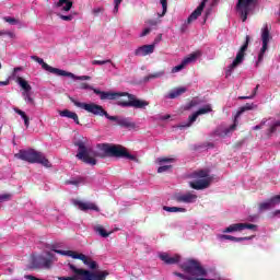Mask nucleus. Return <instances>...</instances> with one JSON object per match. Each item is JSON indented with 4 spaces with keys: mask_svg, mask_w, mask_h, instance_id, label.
I'll use <instances>...</instances> for the list:
<instances>
[{
    "mask_svg": "<svg viewBox=\"0 0 280 280\" xmlns=\"http://www.w3.org/2000/svg\"><path fill=\"white\" fill-rule=\"evenodd\" d=\"M74 145L78 148L77 159L83 163H86V165H97V160L95 156H98V159H106L107 156L112 159H127L128 161L139 163L137 155L128 152V149L121 144H97V149L103 153L93 151V148L86 145V140H78L74 142Z\"/></svg>",
    "mask_w": 280,
    "mask_h": 280,
    "instance_id": "1",
    "label": "nucleus"
},
{
    "mask_svg": "<svg viewBox=\"0 0 280 280\" xmlns=\"http://www.w3.org/2000/svg\"><path fill=\"white\" fill-rule=\"evenodd\" d=\"M93 92L95 95H100V100L102 101H113V100H118L117 101V106H121V108H140V109H145L147 106H150V102L139 100L135 94H130L128 92H106V91H101L98 89H94ZM119 97H128V101L119 100Z\"/></svg>",
    "mask_w": 280,
    "mask_h": 280,
    "instance_id": "2",
    "label": "nucleus"
},
{
    "mask_svg": "<svg viewBox=\"0 0 280 280\" xmlns=\"http://www.w3.org/2000/svg\"><path fill=\"white\" fill-rule=\"evenodd\" d=\"M72 104L77 106L78 108H82L83 110H86V113H91L92 115L98 116V117H106V119H109V121H116L120 128H136V124L130 120V118H124L119 116H109L108 112L104 109L102 105H97L95 103H81L79 101H75L71 98Z\"/></svg>",
    "mask_w": 280,
    "mask_h": 280,
    "instance_id": "3",
    "label": "nucleus"
},
{
    "mask_svg": "<svg viewBox=\"0 0 280 280\" xmlns=\"http://www.w3.org/2000/svg\"><path fill=\"white\" fill-rule=\"evenodd\" d=\"M15 159H20V161H26L27 163H40L44 167H51L49 160L43 156V153L34 150H20L19 153L14 154Z\"/></svg>",
    "mask_w": 280,
    "mask_h": 280,
    "instance_id": "4",
    "label": "nucleus"
},
{
    "mask_svg": "<svg viewBox=\"0 0 280 280\" xmlns=\"http://www.w3.org/2000/svg\"><path fill=\"white\" fill-rule=\"evenodd\" d=\"M190 178H194L195 182H190L189 186L197 191L209 188L213 180V177L209 176V170L195 171L190 174Z\"/></svg>",
    "mask_w": 280,
    "mask_h": 280,
    "instance_id": "5",
    "label": "nucleus"
},
{
    "mask_svg": "<svg viewBox=\"0 0 280 280\" xmlns=\"http://www.w3.org/2000/svg\"><path fill=\"white\" fill-rule=\"evenodd\" d=\"M69 269L73 272V275L78 277H83L85 279H91V280H106V277L110 275L107 270L103 271H89L86 269H80L75 267L73 264L68 265Z\"/></svg>",
    "mask_w": 280,
    "mask_h": 280,
    "instance_id": "6",
    "label": "nucleus"
},
{
    "mask_svg": "<svg viewBox=\"0 0 280 280\" xmlns=\"http://www.w3.org/2000/svg\"><path fill=\"white\" fill-rule=\"evenodd\" d=\"M180 268L184 272L191 275V277L196 279H198V277H207V270L202 268L200 261L196 259H188L186 262L182 264Z\"/></svg>",
    "mask_w": 280,
    "mask_h": 280,
    "instance_id": "7",
    "label": "nucleus"
},
{
    "mask_svg": "<svg viewBox=\"0 0 280 280\" xmlns=\"http://www.w3.org/2000/svg\"><path fill=\"white\" fill-rule=\"evenodd\" d=\"M52 250H54V253H57L58 255H67L68 257H72V259H80L81 261H83V264L85 266H88L90 268V270H97V268H98L97 261L89 258L84 254H78L73 250L55 249L54 247H52Z\"/></svg>",
    "mask_w": 280,
    "mask_h": 280,
    "instance_id": "8",
    "label": "nucleus"
},
{
    "mask_svg": "<svg viewBox=\"0 0 280 280\" xmlns=\"http://www.w3.org/2000/svg\"><path fill=\"white\" fill-rule=\"evenodd\" d=\"M255 0H238L236 3V12L242 19L243 23H246L248 15L255 10Z\"/></svg>",
    "mask_w": 280,
    "mask_h": 280,
    "instance_id": "9",
    "label": "nucleus"
},
{
    "mask_svg": "<svg viewBox=\"0 0 280 280\" xmlns=\"http://www.w3.org/2000/svg\"><path fill=\"white\" fill-rule=\"evenodd\" d=\"M32 60H35V62H38V65H42V68L45 71H48L49 73H54L55 75H61L63 78H72V80H75V74L71 72H67L65 70H60L58 68H54L49 66L43 58H39L38 56H32Z\"/></svg>",
    "mask_w": 280,
    "mask_h": 280,
    "instance_id": "10",
    "label": "nucleus"
},
{
    "mask_svg": "<svg viewBox=\"0 0 280 280\" xmlns=\"http://www.w3.org/2000/svg\"><path fill=\"white\" fill-rule=\"evenodd\" d=\"M254 108H257V105L254 103H246L244 106L240 107L238 112L235 115V119L233 125H231L229 128H225L222 133H220L221 137H229L231 132H235L237 130V117H240L243 113H246V110H254Z\"/></svg>",
    "mask_w": 280,
    "mask_h": 280,
    "instance_id": "11",
    "label": "nucleus"
},
{
    "mask_svg": "<svg viewBox=\"0 0 280 280\" xmlns=\"http://www.w3.org/2000/svg\"><path fill=\"white\" fill-rule=\"evenodd\" d=\"M249 43H250V36L246 35L245 43L240 48L233 62L230 65V70L229 72H226V75H231V71H233V69L237 68L238 65H242L244 62V56H246V51L248 50Z\"/></svg>",
    "mask_w": 280,
    "mask_h": 280,
    "instance_id": "12",
    "label": "nucleus"
},
{
    "mask_svg": "<svg viewBox=\"0 0 280 280\" xmlns=\"http://www.w3.org/2000/svg\"><path fill=\"white\" fill-rule=\"evenodd\" d=\"M261 40H262V47L258 54V62H261L264 60V56L266 51H268V43L272 40V36L270 35V27L268 24H265L261 28Z\"/></svg>",
    "mask_w": 280,
    "mask_h": 280,
    "instance_id": "13",
    "label": "nucleus"
},
{
    "mask_svg": "<svg viewBox=\"0 0 280 280\" xmlns=\"http://www.w3.org/2000/svg\"><path fill=\"white\" fill-rule=\"evenodd\" d=\"M277 205H280V195H276L273 197H271L270 199H268L265 202H260L258 205V209L259 211H270V209H275V207H277Z\"/></svg>",
    "mask_w": 280,
    "mask_h": 280,
    "instance_id": "14",
    "label": "nucleus"
},
{
    "mask_svg": "<svg viewBox=\"0 0 280 280\" xmlns=\"http://www.w3.org/2000/svg\"><path fill=\"white\" fill-rule=\"evenodd\" d=\"M198 56H200V51L190 54L188 57L184 58L182 63L173 67L172 73H178V71H183V69H185V67H187V65H189V62H194V60H196V58H198Z\"/></svg>",
    "mask_w": 280,
    "mask_h": 280,
    "instance_id": "15",
    "label": "nucleus"
},
{
    "mask_svg": "<svg viewBox=\"0 0 280 280\" xmlns=\"http://www.w3.org/2000/svg\"><path fill=\"white\" fill-rule=\"evenodd\" d=\"M209 0H202L201 3L197 7V10L194 11L187 19L186 24L189 25L191 23H194V21L198 20V16H200L202 14V11L205 10L207 2Z\"/></svg>",
    "mask_w": 280,
    "mask_h": 280,
    "instance_id": "16",
    "label": "nucleus"
},
{
    "mask_svg": "<svg viewBox=\"0 0 280 280\" xmlns=\"http://www.w3.org/2000/svg\"><path fill=\"white\" fill-rule=\"evenodd\" d=\"M159 258L161 259V261L166 264V266H174L175 264H178L180 261V255L170 256V254L167 253L160 254Z\"/></svg>",
    "mask_w": 280,
    "mask_h": 280,
    "instance_id": "17",
    "label": "nucleus"
},
{
    "mask_svg": "<svg viewBox=\"0 0 280 280\" xmlns=\"http://www.w3.org/2000/svg\"><path fill=\"white\" fill-rule=\"evenodd\" d=\"M73 205L79 207L81 211H100V208L96 207L93 202H83L80 200H74Z\"/></svg>",
    "mask_w": 280,
    "mask_h": 280,
    "instance_id": "18",
    "label": "nucleus"
},
{
    "mask_svg": "<svg viewBox=\"0 0 280 280\" xmlns=\"http://www.w3.org/2000/svg\"><path fill=\"white\" fill-rule=\"evenodd\" d=\"M196 200H198V195H194V192H186L176 197L177 202H185L186 205H191Z\"/></svg>",
    "mask_w": 280,
    "mask_h": 280,
    "instance_id": "19",
    "label": "nucleus"
},
{
    "mask_svg": "<svg viewBox=\"0 0 280 280\" xmlns=\"http://www.w3.org/2000/svg\"><path fill=\"white\" fill-rule=\"evenodd\" d=\"M150 54H154V44L143 45L135 50V56H150Z\"/></svg>",
    "mask_w": 280,
    "mask_h": 280,
    "instance_id": "20",
    "label": "nucleus"
},
{
    "mask_svg": "<svg viewBox=\"0 0 280 280\" xmlns=\"http://www.w3.org/2000/svg\"><path fill=\"white\" fill-rule=\"evenodd\" d=\"M60 117H67L68 119H73V121L80 125V118L75 112H71L69 109L59 110Z\"/></svg>",
    "mask_w": 280,
    "mask_h": 280,
    "instance_id": "21",
    "label": "nucleus"
},
{
    "mask_svg": "<svg viewBox=\"0 0 280 280\" xmlns=\"http://www.w3.org/2000/svg\"><path fill=\"white\" fill-rule=\"evenodd\" d=\"M56 7L60 8L61 12H69L73 8V2L71 0H59Z\"/></svg>",
    "mask_w": 280,
    "mask_h": 280,
    "instance_id": "22",
    "label": "nucleus"
},
{
    "mask_svg": "<svg viewBox=\"0 0 280 280\" xmlns=\"http://www.w3.org/2000/svg\"><path fill=\"white\" fill-rule=\"evenodd\" d=\"M22 96L26 104H30V106H36V101L32 97V91L22 92Z\"/></svg>",
    "mask_w": 280,
    "mask_h": 280,
    "instance_id": "23",
    "label": "nucleus"
},
{
    "mask_svg": "<svg viewBox=\"0 0 280 280\" xmlns=\"http://www.w3.org/2000/svg\"><path fill=\"white\" fill-rule=\"evenodd\" d=\"M165 75V71L162 70V71H158V72H154V73H151L147 77H144L143 81L144 82H150V80H156L159 78H163Z\"/></svg>",
    "mask_w": 280,
    "mask_h": 280,
    "instance_id": "24",
    "label": "nucleus"
},
{
    "mask_svg": "<svg viewBox=\"0 0 280 280\" xmlns=\"http://www.w3.org/2000/svg\"><path fill=\"white\" fill-rule=\"evenodd\" d=\"M16 82L24 92L32 91V85H30V83L22 77H18Z\"/></svg>",
    "mask_w": 280,
    "mask_h": 280,
    "instance_id": "25",
    "label": "nucleus"
},
{
    "mask_svg": "<svg viewBox=\"0 0 280 280\" xmlns=\"http://www.w3.org/2000/svg\"><path fill=\"white\" fill-rule=\"evenodd\" d=\"M94 231L95 233L101 235V237H108L109 235L113 234V231L106 232V230L104 229V225H100V224L94 226Z\"/></svg>",
    "mask_w": 280,
    "mask_h": 280,
    "instance_id": "26",
    "label": "nucleus"
},
{
    "mask_svg": "<svg viewBox=\"0 0 280 280\" xmlns=\"http://www.w3.org/2000/svg\"><path fill=\"white\" fill-rule=\"evenodd\" d=\"M183 93H187V88H177L175 91L168 94V97L170 100H176V97H179V95H183Z\"/></svg>",
    "mask_w": 280,
    "mask_h": 280,
    "instance_id": "27",
    "label": "nucleus"
},
{
    "mask_svg": "<svg viewBox=\"0 0 280 280\" xmlns=\"http://www.w3.org/2000/svg\"><path fill=\"white\" fill-rule=\"evenodd\" d=\"M221 240H230L231 242H246V240H250V237H248V236L235 237V236H232V235L223 234V235H221Z\"/></svg>",
    "mask_w": 280,
    "mask_h": 280,
    "instance_id": "28",
    "label": "nucleus"
},
{
    "mask_svg": "<svg viewBox=\"0 0 280 280\" xmlns=\"http://www.w3.org/2000/svg\"><path fill=\"white\" fill-rule=\"evenodd\" d=\"M198 117H200L198 112H195L192 115H190L188 117V122L185 124V125H179V128H182V129L183 128H189L191 126V124H194V121H196V119H198Z\"/></svg>",
    "mask_w": 280,
    "mask_h": 280,
    "instance_id": "29",
    "label": "nucleus"
},
{
    "mask_svg": "<svg viewBox=\"0 0 280 280\" xmlns=\"http://www.w3.org/2000/svg\"><path fill=\"white\" fill-rule=\"evenodd\" d=\"M163 210L167 211L168 213H178V212L179 213H185L187 211V209H185V208L167 207V206H164Z\"/></svg>",
    "mask_w": 280,
    "mask_h": 280,
    "instance_id": "30",
    "label": "nucleus"
},
{
    "mask_svg": "<svg viewBox=\"0 0 280 280\" xmlns=\"http://www.w3.org/2000/svg\"><path fill=\"white\" fill-rule=\"evenodd\" d=\"M15 113L16 115H20V117H22V119L24 120V125L26 128H30V117L27 116V114H25V112L15 108Z\"/></svg>",
    "mask_w": 280,
    "mask_h": 280,
    "instance_id": "31",
    "label": "nucleus"
},
{
    "mask_svg": "<svg viewBox=\"0 0 280 280\" xmlns=\"http://www.w3.org/2000/svg\"><path fill=\"white\" fill-rule=\"evenodd\" d=\"M237 231H242V223H235L230 226H228L223 233H235Z\"/></svg>",
    "mask_w": 280,
    "mask_h": 280,
    "instance_id": "32",
    "label": "nucleus"
},
{
    "mask_svg": "<svg viewBox=\"0 0 280 280\" xmlns=\"http://www.w3.org/2000/svg\"><path fill=\"white\" fill-rule=\"evenodd\" d=\"M212 112H213V108L211 107L210 104H208V105L199 108L197 110V114H199V116H200V115H207V113H212Z\"/></svg>",
    "mask_w": 280,
    "mask_h": 280,
    "instance_id": "33",
    "label": "nucleus"
},
{
    "mask_svg": "<svg viewBox=\"0 0 280 280\" xmlns=\"http://www.w3.org/2000/svg\"><path fill=\"white\" fill-rule=\"evenodd\" d=\"M160 3L162 5V14L158 13L159 19L165 16L167 14V0H160Z\"/></svg>",
    "mask_w": 280,
    "mask_h": 280,
    "instance_id": "34",
    "label": "nucleus"
},
{
    "mask_svg": "<svg viewBox=\"0 0 280 280\" xmlns=\"http://www.w3.org/2000/svg\"><path fill=\"white\" fill-rule=\"evenodd\" d=\"M173 275L175 277H178L179 279H183V280H202V278H196V277H189V276H185L184 273H180V272H173Z\"/></svg>",
    "mask_w": 280,
    "mask_h": 280,
    "instance_id": "35",
    "label": "nucleus"
},
{
    "mask_svg": "<svg viewBox=\"0 0 280 280\" xmlns=\"http://www.w3.org/2000/svg\"><path fill=\"white\" fill-rule=\"evenodd\" d=\"M244 229L255 231V229H257V225H255L253 223H241V231H244Z\"/></svg>",
    "mask_w": 280,
    "mask_h": 280,
    "instance_id": "36",
    "label": "nucleus"
},
{
    "mask_svg": "<svg viewBox=\"0 0 280 280\" xmlns=\"http://www.w3.org/2000/svg\"><path fill=\"white\" fill-rule=\"evenodd\" d=\"M3 21H5V23H10V25H19V20L15 18L4 16Z\"/></svg>",
    "mask_w": 280,
    "mask_h": 280,
    "instance_id": "37",
    "label": "nucleus"
},
{
    "mask_svg": "<svg viewBox=\"0 0 280 280\" xmlns=\"http://www.w3.org/2000/svg\"><path fill=\"white\" fill-rule=\"evenodd\" d=\"M258 89H259V85H256L252 95H249V96H238V100H253V97H255V95H257Z\"/></svg>",
    "mask_w": 280,
    "mask_h": 280,
    "instance_id": "38",
    "label": "nucleus"
},
{
    "mask_svg": "<svg viewBox=\"0 0 280 280\" xmlns=\"http://www.w3.org/2000/svg\"><path fill=\"white\" fill-rule=\"evenodd\" d=\"M110 63H113V60H110V59H107V60H94V61H92V65H98V66L110 65Z\"/></svg>",
    "mask_w": 280,
    "mask_h": 280,
    "instance_id": "39",
    "label": "nucleus"
},
{
    "mask_svg": "<svg viewBox=\"0 0 280 280\" xmlns=\"http://www.w3.org/2000/svg\"><path fill=\"white\" fill-rule=\"evenodd\" d=\"M158 163H160V165H163V163H174V159H172V158H159Z\"/></svg>",
    "mask_w": 280,
    "mask_h": 280,
    "instance_id": "40",
    "label": "nucleus"
},
{
    "mask_svg": "<svg viewBox=\"0 0 280 280\" xmlns=\"http://www.w3.org/2000/svg\"><path fill=\"white\" fill-rule=\"evenodd\" d=\"M172 170V165H162L158 168V174H163V172H170Z\"/></svg>",
    "mask_w": 280,
    "mask_h": 280,
    "instance_id": "41",
    "label": "nucleus"
},
{
    "mask_svg": "<svg viewBox=\"0 0 280 280\" xmlns=\"http://www.w3.org/2000/svg\"><path fill=\"white\" fill-rule=\"evenodd\" d=\"M122 0H114L115 7H114V13L117 14L119 12V5H121Z\"/></svg>",
    "mask_w": 280,
    "mask_h": 280,
    "instance_id": "42",
    "label": "nucleus"
},
{
    "mask_svg": "<svg viewBox=\"0 0 280 280\" xmlns=\"http://www.w3.org/2000/svg\"><path fill=\"white\" fill-rule=\"evenodd\" d=\"M59 19H61V21H73V15H62L59 14Z\"/></svg>",
    "mask_w": 280,
    "mask_h": 280,
    "instance_id": "43",
    "label": "nucleus"
},
{
    "mask_svg": "<svg viewBox=\"0 0 280 280\" xmlns=\"http://www.w3.org/2000/svg\"><path fill=\"white\" fill-rule=\"evenodd\" d=\"M159 23H161L160 20H149L148 21V25H151V27H156V25H159Z\"/></svg>",
    "mask_w": 280,
    "mask_h": 280,
    "instance_id": "44",
    "label": "nucleus"
},
{
    "mask_svg": "<svg viewBox=\"0 0 280 280\" xmlns=\"http://www.w3.org/2000/svg\"><path fill=\"white\" fill-rule=\"evenodd\" d=\"M80 89L93 91L95 88L89 85V83H81Z\"/></svg>",
    "mask_w": 280,
    "mask_h": 280,
    "instance_id": "45",
    "label": "nucleus"
},
{
    "mask_svg": "<svg viewBox=\"0 0 280 280\" xmlns=\"http://www.w3.org/2000/svg\"><path fill=\"white\" fill-rule=\"evenodd\" d=\"M42 259L45 268H49V266H51V260L47 258H42Z\"/></svg>",
    "mask_w": 280,
    "mask_h": 280,
    "instance_id": "46",
    "label": "nucleus"
},
{
    "mask_svg": "<svg viewBox=\"0 0 280 280\" xmlns=\"http://www.w3.org/2000/svg\"><path fill=\"white\" fill-rule=\"evenodd\" d=\"M5 200H10V195H0V202H5Z\"/></svg>",
    "mask_w": 280,
    "mask_h": 280,
    "instance_id": "47",
    "label": "nucleus"
},
{
    "mask_svg": "<svg viewBox=\"0 0 280 280\" xmlns=\"http://www.w3.org/2000/svg\"><path fill=\"white\" fill-rule=\"evenodd\" d=\"M150 32H152L151 28H144V30L142 31V33L140 34V36H141V37L148 36V34H150Z\"/></svg>",
    "mask_w": 280,
    "mask_h": 280,
    "instance_id": "48",
    "label": "nucleus"
},
{
    "mask_svg": "<svg viewBox=\"0 0 280 280\" xmlns=\"http://www.w3.org/2000/svg\"><path fill=\"white\" fill-rule=\"evenodd\" d=\"M194 106H198V101L196 100L190 101V103L188 104V108H194Z\"/></svg>",
    "mask_w": 280,
    "mask_h": 280,
    "instance_id": "49",
    "label": "nucleus"
},
{
    "mask_svg": "<svg viewBox=\"0 0 280 280\" xmlns=\"http://www.w3.org/2000/svg\"><path fill=\"white\" fill-rule=\"evenodd\" d=\"M10 84V80L0 81V86H8Z\"/></svg>",
    "mask_w": 280,
    "mask_h": 280,
    "instance_id": "50",
    "label": "nucleus"
},
{
    "mask_svg": "<svg viewBox=\"0 0 280 280\" xmlns=\"http://www.w3.org/2000/svg\"><path fill=\"white\" fill-rule=\"evenodd\" d=\"M68 185H80V182L78 180H69L67 182Z\"/></svg>",
    "mask_w": 280,
    "mask_h": 280,
    "instance_id": "51",
    "label": "nucleus"
},
{
    "mask_svg": "<svg viewBox=\"0 0 280 280\" xmlns=\"http://www.w3.org/2000/svg\"><path fill=\"white\" fill-rule=\"evenodd\" d=\"M78 80H91V77L82 75V77H79Z\"/></svg>",
    "mask_w": 280,
    "mask_h": 280,
    "instance_id": "52",
    "label": "nucleus"
},
{
    "mask_svg": "<svg viewBox=\"0 0 280 280\" xmlns=\"http://www.w3.org/2000/svg\"><path fill=\"white\" fill-rule=\"evenodd\" d=\"M268 119L264 118L261 121H260V126L261 128H264V126H266Z\"/></svg>",
    "mask_w": 280,
    "mask_h": 280,
    "instance_id": "53",
    "label": "nucleus"
},
{
    "mask_svg": "<svg viewBox=\"0 0 280 280\" xmlns=\"http://www.w3.org/2000/svg\"><path fill=\"white\" fill-rule=\"evenodd\" d=\"M261 128H262L261 125H256L253 127V130H261Z\"/></svg>",
    "mask_w": 280,
    "mask_h": 280,
    "instance_id": "54",
    "label": "nucleus"
},
{
    "mask_svg": "<svg viewBox=\"0 0 280 280\" xmlns=\"http://www.w3.org/2000/svg\"><path fill=\"white\" fill-rule=\"evenodd\" d=\"M100 12H102V9H100V8L93 10V13H94V14H100Z\"/></svg>",
    "mask_w": 280,
    "mask_h": 280,
    "instance_id": "55",
    "label": "nucleus"
},
{
    "mask_svg": "<svg viewBox=\"0 0 280 280\" xmlns=\"http://www.w3.org/2000/svg\"><path fill=\"white\" fill-rule=\"evenodd\" d=\"M5 35H7V36H10L11 38L14 36V34L11 33V32H7Z\"/></svg>",
    "mask_w": 280,
    "mask_h": 280,
    "instance_id": "56",
    "label": "nucleus"
},
{
    "mask_svg": "<svg viewBox=\"0 0 280 280\" xmlns=\"http://www.w3.org/2000/svg\"><path fill=\"white\" fill-rule=\"evenodd\" d=\"M279 213H280V209H279V210H276V211L273 212V215H279Z\"/></svg>",
    "mask_w": 280,
    "mask_h": 280,
    "instance_id": "57",
    "label": "nucleus"
},
{
    "mask_svg": "<svg viewBox=\"0 0 280 280\" xmlns=\"http://www.w3.org/2000/svg\"><path fill=\"white\" fill-rule=\"evenodd\" d=\"M7 32H0V36H3V34H5Z\"/></svg>",
    "mask_w": 280,
    "mask_h": 280,
    "instance_id": "58",
    "label": "nucleus"
},
{
    "mask_svg": "<svg viewBox=\"0 0 280 280\" xmlns=\"http://www.w3.org/2000/svg\"><path fill=\"white\" fill-rule=\"evenodd\" d=\"M21 68H15L14 71H19Z\"/></svg>",
    "mask_w": 280,
    "mask_h": 280,
    "instance_id": "59",
    "label": "nucleus"
}]
</instances>
